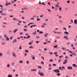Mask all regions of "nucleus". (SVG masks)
<instances>
[{
  "label": "nucleus",
  "instance_id": "1",
  "mask_svg": "<svg viewBox=\"0 0 77 77\" xmlns=\"http://www.w3.org/2000/svg\"><path fill=\"white\" fill-rule=\"evenodd\" d=\"M53 71H54L56 72H57V73H58V72H60V70H59L58 69H56L55 70H54Z\"/></svg>",
  "mask_w": 77,
  "mask_h": 77
},
{
  "label": "nucleus",
  "instance_id": "2",
  "mask_svg": "<svg viewBox=\"0 0 77 77\" xmlns=\"http://www.w3.org/2000/svg\"><path fill=\"white\" fill-rule=\"evenodd\" d=\"M38 74H39L40 75H42V76L44 75V73L42 72H38Z\"/></svg>",
  "mask_w": 77,
  "mask_h": 77
},
{
  "label": "nucleus",
  "instance_id": "3",
  "mask_svg": "<svg viewBox=\"0 0 77 77\" xmlns=\"http://www.w3.org/2000/svg\"><path fill=\"white\" fill-rule=\"evenodd\" d=\"M17 29H14V30L13 31V33H17Z\"/></svg>",
  "mask_w": 77,
  "mask_h": 77
},
{
  "label": "nucleus",
  "instance_id": "4",
  "mask_svg": "<svg viewBox=\"0 0 77 77\" xmlns=\"http://www.w3.org/2000/svg\"><path fill=\"white\" fill-rule=\"evenodd\" d=\"M67 63V60H64V62L63 63V64H66Z\"/></svg>",
  "mask_w": 77,
  "mask_h": 77
},
{
  "label": "nucleus",
  "instance_id": "5",
  "mask_svg": "<svg viewBox=\"0 0 77 77\" xmlns=\"http://www.w3.org/2000/svg\"><path fill=\"white\" fill-rule=\"evenodd\" d=\"M36 25H34L30 26V28H33V27H36Z\"/></svg>",
  "mask_w": 77,
  "mask_h": 77
},
{
  "label": "nucleus",
  "instance_id": "6",
  "mask_svg": "<svg viewBox=\"0 0 77 77\" xmlns=\"http://www.w3.org/2000/svg\"><path fill=\"white\" fill-rule=\"evenodd\" d=\"M64 38H65V39L67 40L68 39V36H66V35L64 36L63 37Z\"/></svg>",
  "mask_w": 77,
  "mask_h": 77
},
{
  "label": "nucleus",
  "instance_id": "7",
  "mask_svg": "<svg viewBox=\"0 0 77 77\" xmlns=\"http://www.w3.org/2000/svg\"><path fill=\"white\" fill-rule=\"evenodd\" d=\"M13 56L14 57H16V54L14 52L13 53Z\"/></svg>",
  "mask_w": 77,
  "mask_h": 77
},
{
  "label": "nucleus",
  "instance_id": "8",
  "mask_svg": "<svg viewBox=\"0 0 77 77\" xmlns=\"http://www.w3.org/2000/svg\"><path fill=\"white\" fill-rule=\"evenodd\" d=\"M11 5V3L10 2H6V5Z\"/></svg>",
  "mask_w": 77,
  "mask_h": 77
},
{
  "label": "nucleus",
  "instance_id": "9",
  "mask_svg": "<svg viewBox=\"0 0 77 77\" xmlns=\"http://www.w3.org/2000/svg\"><path fill=\"white\" fill-rule=\"evenodd\" d=\"M67 68L68 69H72V67L68 66Z\"/></svg>",
  "mask_w": 77,
  "mask_h": 77
},
{
  "label": "nucleus",
  "instance_id": "10",
  "mask_svg": "<svg viewBox=\"0 0 77 77\" xmlns=\"http://www.w3.org/2000/svg\"><path fill=\"white\" fill-rule=\"evenodd\" d=\"M74 24H77V20H74Z\"/></svg>",
  "mask_w": 77,
  "mask_h": 77
},
{
  "label": "nucleus",
  "instance_id": "11",
  "mask_svg": "<svg viewBox=\"0 0 77 77\" xmlns=\"http://www.w3.org/2000/svg\"><path fill=\"white\" fill-rule=\"evenodd\" d=\"M17 42V39H15L13 41V43H15V42Z\"/></svg>",
  "mask_w": 77,
  "mask_h": 77
},
{
  "label": "nucleus",
  "instance_id": "12",
  "mask_svg": "<svg viewBox=\"0 0 77 77\" xmlns=\"http://www.w3.org/2000/svg\"><path fill=\"white\" fill-rule=\"evenodd\" d=\"M19 63H23V61L22 60H20L19 61Z\"/></svg>",
  "mask_w": 77,
  "mask_h": 77
},
{
  "label": "nucleus",
  "instance_id": "13",
  "mask_svg": "<svg viewBox=\"0 0 77 77\" xmlns=\"http://www.w3.org/2000/svg\"><path fill=\"white\" fill-rule=\"evenodd\" d=\"M32 34H33V35H36V31H35L34 32H33L32 33Z\"/></svg>",
  "mask_w": 77,
  "mask_h": 77
},
{
  "label": "nucleus",
  "instance_id": "14",
  "mask_svg": "<svg viewBox=\"0 0 77 77\" xmlns=\"http://www.w3.org/2000/svg\"><path fill=\"white\" fill-rule=\"evenodd\" d=\"M3 53H2V52H0V57H2V56H3Z\"/></svg>",
  "mask_w": 77,
  "mask_h": 77
},
{
  "label": "nucleus",
  "instance_id": "15",
  "mask_svg": "<svg viewBox=\"0 0 77 77\" xmlns=\"http://www.w3.org/2000/svg\"><path fill=\"white\" fill-rule=\"evenodd\" d=\"M36 71V69H32L31 70V71Z\"/></svg>",
  "mask_w": 77,
  "mask_h": 77
},
{
  "label": "nucleus",
  "instance_id": "16",
  "mask_svg": "<svg viewBox=\"0 0 77 77\" xmlns=\"http://www.w3.org/2000/svg\"><path fill=\"white\" fill-rule=\"evenodd\" d=\"M64 33L65 34H66V35H68L69 33L67 31H66L64 32Z\"/></svg>",
  "mask_w": 77,
  "mask_h": 77
},
{
  "label": "nucleus",
  "instance_id": "17",
  "mask_svg": "<svg viewBox=\"0 0 77 77\" xmlns=\"http://www.w3.org/2000/svg\"><path fill=\"white\" fill-rule=\"evenodd\" d=\"M58 47V45H56L53 46L54 48H57Z\"/></svg>",
  "mask_w": 77,
  "mask_h": 77
},
{
  "label": "nucleus",
  "instance_id": "18",
  "mask_svg": "<svg viewBox=\"0 0 77 77\" xmlns=\"http://www.w3.org/2000/svg\"><path fill=\"white\" fill-rule=\"evenodd\" d=\"M73 66H75V67H77V65H76L75 64H72Z\"/></svg>",
  "mask_w": 77,
  "mask_h": 77
},
{
  "label": "nucleus",
  "instance_id": "19",
  "mask_svg": "<svg viewBox=\"0 0 77 77\" xmlns=\"http://www.w3.org/2000/svg\"><path fill=\"white\" fill-rule=\"evenodd\" d=\"M56 75H58V76H60V73H57L56 74Z\"/></svg>",
  "mask_w": 77,
  "mask_h": 77
},
{
  "label": "nucleus",
  "instance_id": "20",
  "mask_svg": "<svg viewBox=\"0 0 77 77\" xmlns=\"http://www.w3.org/2000/svg\"><path fill=\"white\" fill-rule=\"evenodd\" d=\"M12 75H8V77H12Z\"/></svg>",
  "mask_w": 77,
  "mask_h": 77
},
{
  "label": "nucleus",
  "instance_id": "21",
  "mask_svg": "<svg viewBox=\"0 0 77 77\" xmlns=\"http://www.w3.org/2000/svg\"><path fill=\"white\" fill-rule=\"evenodd\" d=\"M6 39L8 41H9V38H8V37L6 38Z\"/></svg>",
  "mask_w": 77,
  "mask_h": 77
},
{
  "label": "nucleus",
  "instance_id": "22",
  "mask_svg": "<svg viewBox=\"0 0 77 77\" xmlns=\"http://www.w3.org/2000/svg\"><path fill=\"white\" fill-rule=\"evenodd\" d=\"M57 33H58V34H62V32H57Z\"/></svg>",
  "mask_w": 77,
  "mask_h": 77
},
{
  "label": "nucleus",
  "instance_id": "23",
  "mask_svg": "<svg viewBox=\"0 0 77 77\" xmlns=\"http://www.w3.org/2000/svg\"><path fill=\"white\" fill-rule=\"evenodd\" d=\"M59 10L60 11H62V8H61V7L59 8Z\"/></svg>",
  "mask_w": 77,
  "mask_h": 77
},
{
  "label": "nucleus",
  "instance_id": "24",
  "mask_svg": "<svg viewBox=\"0 0 77 77\" xmlns=\"http://www.w3.org/2000/svg\"><path fill=\"white\" fill-rule=\"evenodd\" d=\"M47 11H48V12H51V10L47 9Z\"/></svg>",
  "mask_w": 77,
  "mask_h": 77
},
{
  "label": "nucleus",
  "instance_id": "25",
  "mask_svg": "<svg viewBox=\"0 0 77 77\" xmlns=\"http://www.w3.org/2000/svg\"><path fill=\"white\" fill-rule=\"evenodd\" d=\"M30 20L31 21H32V20H34V18L33 17H32L30 18Z\"/></svg>",
  "mask_w": 77,
  "mask_h": 77
},
{
  "label": "nucleus",
  "instance_id": "26",
  "mask_svg": "<svg viewBox=\"0 0 77 77\" xmlns=\"http://www.w3.org/2000/svg\"><path fill=\"white\" fill-rule=\"evenodd\" d=\"M23 31H24L25 32H26V31H27V29H24Z\"/></svg>",
  "mask_w": 77,
  "mask_h": 77
},
{
  "label": "nucleus",
  "instance_id": "27",
  "mask_svg": "<svg viewBox=\"0 0 77 77\" xmlns=\"http://www.w3.org/2000/svg\"><path fill=\"white\" fill-rule=\"evenodd\" d=\"M25 52H26V53H29V51H28L27 50H25Z\"/></svg>",
  "mask_w": 77,
  "mask_h": 77
},
{
  "label": "nucleus",
  "instance_id": "28",
  "mask_svg": "<svg viewBox=\"0 0 77 77\" xmlns=\"http://www.w3.org/2000/svg\"><path fill=\"white\" fill-rule=\"evenodd\" d=\"M38 66V68H41V69H42V67L41 66Z\"/></svg>",
  "mask_w": 77,
  "mask_h": 77
},
{
  "label": "nucleus",
  "instance_id": "29",
  "mask_svg": "<svg viewBox=\"0 0 77 77\" xmlns=\"http://www.w3.org/2000/svg\"><path fill=\"white\" fill-rule=\"evenodd\" d=\"M17 19H16V18H13V20H15V21H16V20H17Z\"/></svg>",
  "mask_w": 77,
  "mask_h": 77
},
{
  "label": "nucleus",
  "instance_id": "30",
  "mask_svg": "<svg viewBox=\"0 0 77 77\" xmlns=\"http://www.w3.org/2000/svg\"><path fill=\"white\" fill-rule=\"evenodd\" d=\"M41 63H42V64L43 65H44V63L43 61H42L41 62Z\"/></svg>",
  "mask_w": 77,
  "mask_h": 77
},
{
  "label": "nucleus",
  "instance_id": "31",
  "mask_svg": "<svg viewBox=\"0 0 77 77\" xmlns=\"http://www.w3.org/2000/svg\"><path fill=\"white\" fill-rule=\"evenodd\" d=\"M63 29H64V30H67L66 28H65V27H63Z\"/></svg>",
  "mask_w": 77,
  "mask_h": 77
},
{
  "label": "nucleus",
  "instance_id": "32",
  "mask_svg": "<svg viewBox=\"0 0 77 77\" xmlns=\"http://www.w3.org/2000/svg\"><path fill=\"white\" fill-rule=\"evenodd\" d=\"M47 35H48V33H46L45 35H44L45 36V37H47Z\"/></svg>",
  "mask_w": 77,
  "mask_h": 77
},
{
  "label": "nucleus",
  "instance_id": "33",
  "mask_svg": "<svg viewBox=\"0 0 77 77\" xmlns=\"http://www.w3.org/2000/svg\"><path fill=\"white\" fill-rule=\"evenodd\" d=\"M4 36L5 37V38H7V35L6 34H5L4 35Z\"/></svg>",
  "mask_w": 77,
  "mask_h": 77
},
{
  "label": "nucleus",
  "instance_id": "34",
  "mask_svg": "<svg viewBox=\"0 0 77 77\" xmlns=\"http://www.w3.org/2000/svg\"><path fill=\"white\" fill-rule=\"evenodd\" d=\"M7 67H10V65H9V64H7Z\"/></svg>",
  "mask_w": 77,
  "mask_h": 77
},
{
  "label": "nucleus",
  "instance_id": "35",
  "mask_svg": "<svg viewBox=\"0 0 77 77\" xmlns=\"http://www.w3.org/2000/svg\"><path fill=\"white\" fill-rule=\"evenodd\" d=\"M29 45H32V43L31 42H29L28 43Z\"/></svg>",
  "mask_w": 77,
  "mask_h": 77
},
{
  "label": "nucleus",
  "instance_id": "36",
  "mask_svg": "<svg viewBox=\"0 0 77 77\" xmlns=\"http://www.w3.org/2000/svg\"><path fill=\"white\" fill-rule=\"evenodd\" d=\"M1 14L2 15H6V14H3V13H1Z\"/></svg>",
  "mask_w": 77,
  "mask_h": 77
},
{
  "label": "nucleus",
  "instance_id": "37",
  "mask_svg": "<svg viewBox=\"0 0 77 77\" xmlns=\"http://www.w3.org/2000/svg\"><path fill=\"white\" fill-rule=\"evenodd\" d=\"M60 23H62L63 22H62V21H61V20H60L59 21Z\"/></svg>",
  "mask_w": 77,
  "mask_h": 77
},
{
  "label": "nucleus",
  "instance_id": "38",
  "mask_svg": "<svg viewBox=\"0 0 77 77\" xmlns=\"http://www.w3.org/2000/svg\"><path fill=\"white\" fill-rule=\"evenodd\" d=\"M26 63H27V64H29V61H26Z\"/></svg>",
  "mask_w": 77,
  "mask_h": 77
},
{
  "label": "nucleus",
  "instance_id": "39",
  "mask_svg": "<svg viewBox=\"0 0 77 77\" xmlns=\"http://www.w3.org/2000/svg\"><path fill=\"white\" fill-rule=\"evenodd\" d=\"M68 3H70V1L69 0H68L67 2Z\"/></svg>",
  "mask_w": 77,
  "mask_h": 77
},
{
  "label": "nucleus",
  "instance_id": "40",
  "mask_svg": "<svg viewBox=\"0 0 77 77\" xmlns=\"http://www.w3.org/2000/svg\"><path fill=\"white\" fill-rule=\"evenodd\" d=\"M9 33H12V31L11 30H9Z\"/></svg>",
  "mask_w": 77,
  "mask_h": 77
},
{
  "label": "nucleus",
  "instance_id": "41",
  "mask_svg": "<svg viewBox=\"0 0 77 77\" xmlns=\"http://www.w3.org/2000/svg\"><path fill=\"white\" fill-rule=\"evenodd\" d=\"M0 38L3 39V37L2 36V35H0Z\"/></svg>",
  "mask_w": 77,
  "mask_h": 77
},
{
  "label": "nucleus",
  "instance_id": "42",
  "mask_svg": "<svg viewBox=\"0 0 77 77\" xmlns=\"http://www.w3.org/2000/svg\"><path fill=\"white\" fill-rule=\"evenodd\" d=\"M29 48H33V46H30L29 47Z\"/></svg>",
  "mask_w": 77,
  "mask_h": 77
},
{
  "label": "nucleus",
  "instance_id": "43",
  "mask_svg": "<svg viewBox=\"0 0 77 77\" xmlns=\"http://www.w3.org/2000/svg\"><path fill=\"white\" fill-rule=\"evenodd\" d=\"M61 68H62L63 69H65V68H64V67H63V66H62V67H61Z\"/></svg>",
  "mask_w": 77,
  "mask_h": 77
},
{
  "label": "nucleus",
  "instance_id": "44",
  "mask_svg": "<svg viewBox=\"0 0 77 77\" xmlns=\"http://www.w3.org/2000/svg\"><path fill=\"white\" fill-rule=\"evenodd\" d=\"M30 38V35H28L27 37V38Z\"/></svg>",
  "mask_w": 77,
  "mask_h": 77
},
{
  "label": "nucleus",
  "instance_id": "45",
  "mask_svg": "<svg viewBox=\"0 0 77 77\" xmlns=\"http://www.w3.org/2000/svg\"><path fill=\"white\" fill-rule=\"evenodd\" d=\"M49 53L50 54H51V55H52L53 54V52H49Z\"/></svg>",
  "mask_w": 77,
  "mask_h": 77
},
{
  "label": "nucleus",
  "instance_id": "46",
  "mask_svg": "<svg viewBox=\"0 0 77 77\" xmlns=\"http://www.w3.org/2000/svg\"><path fill=\"white\" fill-rule=\"evenodd\" d=\"M39 33H43V32L42 31H40Z\"/></svg>",
  "mask_w": 77,
  "mask_h": 77
},
{
  "label": "nucleus",
  "instance_id": "47",
  "mask_svg": "<svg viewBox=\"0 0 77 77\" xmlns=\"http://www.w3.org/2000/svg\"><path fill=\"white\" fill-rule=\"evenodd\" d=\"M49 62H52L53 61V59H51L49 60Z\"/></svg>",
  "mask_w": 77,
  "mask_h": 77
},
{
  "label": "nucleus",
  "instance_id": "48",
  "mask_svg": "<svg viewBox=\"0 0 77 77\" xmlns=\"http://www.w3.org/2000/svg\"><path fill=\"white\" fill-rule=\"evenodd\" d=\"M53 32H54V33H57V32H56V30L54 31Z\"/></svg>",
  "mask_w": 77,
  "mask_h": 77
},
{
  "label": "nucleus",
  "instance_id": "49",
  "mask_svg": "<svg viewBox=\"0 0 77 77\" xmlns=\"http://www.w3.org/2000/svg\"><path fill=\"white\" fill-rule=\"evenodd\" d=\"M52 65H53V66H56V64H52Z\"/></svg>",
  "mask_w": 77,
  "mask_h": 77
},
{
  "label": "nucleus",
  "instance_id": "50",
  "mask_svg": "<svg viewBox=\"0 0 77 77\" xmlns=\"http://www.w3.org/2000/svg\"><path fill=\"white\" fill-rule=\"evenodd\" d=\"M13 38V37H12V36H11V37L10 38V39H12Z\"/></svg>",
  "mask_w": 77,
  "mask_h": 77
},
{
  "label": "nucleus",
  "instance_id": "51",
  "mask_svg": "<svg viewBox=\"0 0 77 77\" xmlns=\"http://www.w3.org/2000/svg\"><path fill=\"white\" fill-rule=\"evenodd\" d=\"M36 44H38V43H39V41H36Z\"/></svg>",
  "mask_w": 77,
  "mask_h": 77
},
{
  "label": "nucleus",
  "instance_id": "52",
  "mask_svg": "<svg viewBox=\"0 0 77 77\" xmlns=\"http://www.w3.org/2000/svg\"><path fill=\"white\" fill-rule=\"evenodd\" d=\"M36 38H40V37H39V36H36Z\"/></svg>",
  "mask_w": 77,
  "mask_h": 77
},
{
  "label": "nucleus",
  "instance_id": "53",
  "mask_svg": "<svg viewBox=\"0 0 77 77\" xmlns=\"http://www.w3.org/2000/svg\"><path fill=\"white\" fill-rule=\"evenodd\" d=\"M61 57H63V56H60L59 57V58H61Z\"/></svg>",
  "mask_w": 77,
  "mask_h": 77
},
{
  "label": "nucleus",
  "instance_id": "54",
  "mask_svg": "<svg viewBox=\"0 0 77 77\" xmlns=\"http://www.w3.org/2000/svg\"><path fill=\"white\" fill-rule=\"evenodd\" d=\"M21 46H20V47H19V49H21Z\"/></svg>",
  "mask_w": 77,
  "mask_h": 77
},
{
  "label": "nucleus",
  "instance_id": "55",
  "mask_svg": "<svg viewBox=\"0 0 77 77\" xmlns=\"http://www.w3.org/2000/svg\"><path fill=\"white\" fill-rule=\"evenodd\" d=\"M57 52H54V54H57Z\"/></svg>",
  "mask_w": 77,
  "mask_h": 77
},
{
  "label": "nucleus",
  "instance_id": "56",
  "mask_svg": "<svg viewBox=\"0 0 77 77\" xmlns=\"http://www.w3.org/2000/svg\"><path fill=\"white\" fill-rule=\"evenodd\" d=\"M16 77H18V74H17L15 75Z\"/></svg>",
  "mask_w": 77,
  "mask_h": 77
},
{
  "label": "nucleus",
  "instance_id": "57",
  "mask_svg": "<svg viewBox=\"0 0 77 77\" xmlns=\"http://www.w3.org/2000/svg\"><path fill=\"white\" fill-rule=\"evenodd\" d=\"M24 56H27V54L25 53L24 54Z\"/></svg>",
  "mask_w": 77,
  "mask_h": 77
},
{
  "label": "nucleus",
  "instance_id": "58",
  "mask_svg": "<svg viewBox=\"0 0 77 77\" xmlns=\"http://www.w3.org/2000/svg\"><path fill=\"white\" fill-rule=\"evenodd\" d=\"M48 65L49 66H50V67H51V64H49Z\"/></svg>",
  "mask_w": 77,
  "mask_h": 77
},
{
  "label": "nucleus",
  "instance_id": "59",
  "mask_svg": "<svg viewBox=\"0 0 77 77\" xmlns=\"http://www.w3.org/2000/svg\"><path fill=\"white\" fill-rule=\"evenodd\" d=\"M41 58H42V59H44V57H41Z\"/></svg>",
  "mask_w": 77,
  "mask_h": 77
},
{
  "label": "nucleus",
  "instance_id": "60",
  "mask_svg": "<svg viewBox=\"0 0 77 77\" xmlns=\"http://www.w3.org/2000/svg\"><path fill=\"white\" fill-rule=\"evenodd\" d=\"M22 34H23V32H20V35H22Z\"/></svg>",
  "mask_w": 77,
  "mask_h": 77
},
{
  "label": "nucleus",
  "instance_id": "61",
  "mask_svg": "<svg viewBox=\"0 0 77 77\" xmlns=\"http://www.w3.org/2000/svg\"><path fill=\"white\" fill-rule=\"evenodd\" d=\"M62 48V50H65V48H64V47Z\"/></svg>",
  "mask_w": 77,
  "mask_h": 77
},
{
  "label": "nucleus",
  "instance_id": "62",
  "mask_svg": "<svg viewBox=\"0 0 77 77\" xmlns=\"http://www.w3.org/2000/svg\"><path fill=\"white\" fill-rule=\"evenodd\" d=\"M58 29H59V28H55V30H58Z\"/></svg>",
  "mask_w": 77,
  "mask_h": 77
},
{
  "label": "nucleus",
  "instance_id": "63",
  "mask_svg": "<svg viewBox=\"0 0 77 77\" xmlns=\"http://www.w3.org/2000/svg\"><path fill=\"white\" fill-rule=\"evenodd\" d=\"M71 47H73V44H72L71 45Z\"/></svg>",
  "mask_w": 77,
  "mask_h": 77
},
{
  "label": "nucleus",
  "instance_id": "64",
  "mask_svg": "<svg viewBox=\"0 0 77 77\" xmlns=\"http://www.w3.org/2000/svg\"><path fill=\"white\" fill-rule=\"evenodd\" d=\"M40 17H41V18H42V17H43V15H41L40 16Z\"/></svg>",
  "mask_w": 77,
  "mask_h": 77
}]
</instances>
